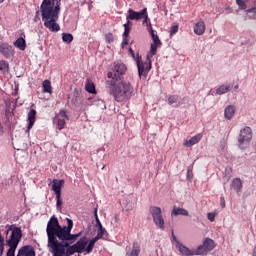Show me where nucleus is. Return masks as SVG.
I'll return each mask as SVG.
<instances>
[{"mask_svg":"<svg viewBox=\"0 0 256 256\" xmlns=\"http://www.w3.org/2000/svg\"><path fill=\"white\" fill-rule=\"evenodd\" d=\"M68 226H60L57 217L52 216L47 223L46 233L48 237L47 247L54 256H71L77 253L74 244L78 237H81V232L71 234L73 229V220L66 219ZM70 241V243H69Z\"/></svg>","mask_w":256,"mask_h":256,"instance_id":"f257e3e1","label":"nucleus"},{"mask_svg":"<svg viewBox=\"0 0 256 256\" xmlns=\"http://www.w3.org/2000/svg\"><path fill=\"white\" fill-rule=\"evenodd\" d=\"M40 12L46 29L51 33L61 31V26L57 23L59 21V13H61V0H43L40 5Z\"/></svg>","mask_w":256,"mask_h":256,"instance_id":"f03ea898","label":"nucleus"},{"mask_svg":"<svg viewBox=\"0 0 256 256\" xmlns=\"http://www.w3.org/2000/svg\"><path fill=\"white\" fill-rule=\"evenodd\" d=\"M110 95H113L115 101L121 103L131 99L133 95V85L129 81L115 82L114 86H109Z\"/></svg>","mask_w":256,"mask_h":256,"instance_id":"7ed1b4c3","label":"nucleus"},{"mask_svg":"<svg viewBox=\"0 0 256 256\" xmlns=\"http://www.w3.org/2000/svg\"><path fill=\"white\" fill-rule=\"evenodd\" d=\"M152 40L153 43L151 44L150 51L147 54L148 63H143L139 60L137 61L139 77H141V75H147V73L151 71V57L157 54V46L161 45V40H159V36H153Z\"/></svg>","mask_w":256,"mask_h":256,"instance_id":"20e7f679","label":"nucleus"},{"mask_svg":"<svg viewBox=\"0 0 256 256\" xmlns=\"http://www.w3.org/2000/svg\"><path fill=\"white\" fill-rule=\"evenodd\" d=\"M6 235V245L11 249V247H19L21 239H23V231L21 228L15 225H6V230L4 231Z\"/></svg>","mask_w":256,"mask_h":256,"instance_id":"39448f33","label":"nucleus"},{"mask_svg":"<svg viewBox=\"0 0 256 256\" xmlns=\"http://www.w3.org/2000/svg\"><path fill=\"white\" fill-rule=\"evenodd\" d=\"M127 71V66L121 62H115L108 71V79L106 81L108 87L115 86V83H119L121 79H123V75H125Z\"/></svg>","mask_w":256,"mask_h":256,"instance_id":"423d86ee","label":"nucleus"},{"mask_svg":"<svg viewBox=\"0 0 256 256\" xmlns=\"http://www.w3.org/2000/svg\"><path fill=\"white\" fill-rule=\"evenodd\" d=\"M251 139H253V130H251V127L246 126L240 130V135L238 137V147L240 149H247Z\"/></svg>","mask_w":256,"mask_h":256,"instance_id":"0eeeda50","label":"nucleus"},{"mask_svg":"<svg viewBox=\"0 0 256 256\" xmlns=\"http://www.w3.org/2000/svg\"><path fill=\"white\" fill-rule=\"evenodd\" d=\"M150 213L153 217V221L156 227H159V229H165V220L163 219V215L161 214V208L157 206H151Z\"/></svg>","mask_w":256,"mask_h":256,"instance_id":"6e6552de","label":"nucleus"},{"mask_svg":"<svg viewBox=\"0 0 256 256\" xmlns=\"http://www.w3.org/2000/svg\"><path fill=\"white\" fill-rule=\"evenodd\" d=\"M180 249L182 251V255L184 256L207 255V253H209L204 244L198 246L196 250H191L188 247L183 246H180Z\"/></svg>","mask_w":256,"mask_h":256,"instance_id":"1a4fd4ad","label":"nucleus"},{"mask_svg":"<svg viewBox=\"0 0 256 256\" xmlns=\"http://www.w3.org/2000/svg\"><path fill=\"white\" fill-rule=\"evenodd\" d=\"M74 247L77 251V253H91L93 251V248L95 246H92L91 249H89V241H87V237H82L80 240H78L75 244Z\"/></svg>","mask_w":256,"mask_h":256,"instance_id":"9d476101","label":"nucleus"},{"mask_svg":"<svg viewBox=\"0 0 256 256\" xmlns=\"http://www.w3.org/2000/svg\"><path fill=\"white\" fill-rule=\"evenodd\" d=\"M143 17H147V8L142 9L140 12L129 9L126 15V19H130L131 21H140Z\"/></svg>","mask_w":256,"mask_h":256,"instance_id":"9b49d317","label":"nucleus"},{"mask_svg":"<svg viewBox=\"0 0 256 256\" xmlns=\"http://www.w3.org/2000/svg\"><path fill=\"white\" fill-rule=\"evenodd\" d=\"M0 53L5 57V59H11V57L15 55V50H13V46L3 43L0 45Z\"/></svg>","mask_w":256,"mask_h":256,"instance_id":"f8f14e48","label":"nucleus"},{"mask_svg":"<svg viewBox=\"0 0 256 256\" xmlns=\"http://www.w3.org/2000/svg\"><path fill=\"white\" fill-rule=\"evenodd\" d=\"M98 233L97 235L92 238L91 240H89V247L88 249L91 251L92 247H95V244L97 243V241H99V239H103V235H105V233H107V230L103 227V225H100V227L98 228Z\"/></svg>","mask_w":256,"mask_h":256,"instance_id":"ddd939ff","label":"nucleus"},{"mask_svg":"<svg viewBox=\"0 0 256 256\" xmlns=\"http://www.w3.org/2000/svg\"><path fill=\"white\" fill-rule=\"evenodd\" d=\"M16 256H35V248L31 245H26L18 250Z\"/></svg>","mask_w":256,"mask_h":256,"instance_id":"4468645a","label":"nucleus"},{"mask_svg":"<svg viewBox=\"0 0 256 256\" xmlns=\"http://www.w3.org/2000/svg\"><path fill=\"white\" fill-rule=\"evenodd\" d=\"M201 139H203V134H197V135L191 137L189 140H186L184 142V146L185 147H193V145H197V143H199V141H201Z\"/></svg>","mask_w":256,"mask_h":256,"instance_id":"2eb2a0df","label":"nucleus"},{"mask_svg":"<svg viewBox=\"0 0 256 256\" xmlns=\"http://www.w3.org/2000/svg\"><path fill=\"white\" fill-rule=\"evenodd\" d=\"M179 215H182L184 217H189V211L185 210L184 208H179L177 206L173 207V210L171 212V217H177Z\"/></svg>","mask_w":256,"mask_h":256,"instance_id":"dca6fc26","label":"nucleus"},{"mask_svg":"<svg viewBox=\"0 0 256 256\" xmlns=\"http://www.w3.org/2000/svg\"><path fill=\"white\" fill-rule=\"evenodd\" d=\"M65 184L64 180H54L52 184V191L55 195H61V187Z\"/></svg>","mask_w":256,"mask_h":256,"instance_id":"f3484780","label":"nucleus"},{"mask_svg":"<svg viewBox=\"0 0 256 256\" xmlns=\"http://www.w3.org/2000/svg\"><path fill=\"white\" fill-rule=\"evenodd\" d=\"M194 33L196 35H203L205 33V21L200 20L194 25Z\"/></svg>","mask_w":256,"mask_h":256,"instance_id":"a211bd4d","label":"nucleus"},{"mask_svg":"<svg viewBox=\"0 0 256 256\" xmlns=\"http://www.w3.org/2000/svg\"><path fill=\"white\" fill-rule=\"evenodd\" d=\"M234 115H235V106L233 105L227 106L224 110L225 119H227V121H231Z\"/></svg>","mask_w":256,"mask_h":256,"instance_id":"6ab92c4d","label":"nucleus"},{"mask_svg":"<svg viewBox=\"0 0 256 256\" xmlns=\"http://www.w3.org/2000/svg\"><path fill=\"white\" fill-rule=\"evenodd\" d=\"M37 115V111H35V109H31L28 112V131L30 129H33V125H35V117Z\"/></svg>","mask_w":256,"mask_h":256,"instance_id":"aec40b11","label":"nucleus"},{"mask_svg":"<svg viewBox=\"0 0 256 256\" xmlns=\"http://www.w3.org/2000/svg\"><path fill=\"white\" fill-rule=\"evenodd\" d=\"M14 47H17L20 51H25L27 49V42H25L24 37H19L14 43Z\"/></svg>","mask_w":256,"mask_h":256,"instance_id":"412c9836","label":"nucleus"},{"mask_svg":"<svg viewBox=\"0 0 256 256\" xmlns=\"http://www.w3.org/2000/svg\"><path fill=\"white\" fill-rule=\"evenodd\" d=\"M231 189H234V191H236V193H239V191H241V189H243V183L241 182V179L235 178L232 181Z\"/></svg>","mask_w":256,"mask_h":256,"instance_id":"4be33fe9","label":"nucleus"},{"mask_svg":"<svg viewBox=\"0 0 256 256\" xmlns=\"http://www.w3.org/2000/svg\"><path fill=\"white\" fill-rule=\"evenodd\" d=\"M179 99L180 98L177 95H172L168 97V105H173V107H181V103H179Z\"/></svg>","mask_w":256,"mask_h":256,"instance_id":"5701e85b","label":"nucleus"},{"mask_svg":"<svg viewBox=\"0 0 256 256\" xmlns=\"http://www.w3.org/2000/svg\"><path fill=\"white\" fill-rule=\"evenodd\" d=\"M172 242L175 243L176 249H178L181 255H183V250H181V247H187V246L183 245V243L177 240V236H175L173 232H172Z\"/></svg>","mask_w":256,"mask_h":256,"instance_id":"b1692460","label":"nucleus"},{"mask_svg":"<svg viewBox=\"0 0 256 256\" xmlns=\"http://www.w3.org/2000/svg\"><path fill=\"white\" fill-rule=\"evenodd\" d=\"M229 89H231L229 85H221L216 89V95H225V93H229Z\"/></svg>","mask_w":256,"mask_h":256,"instance_id":"393cba45","label":"nucleus"},{"mask_svg":"<svg viewBox=\"0 0 256 256\" xmlns=\"http://www.w3.org/2000/svg\"><path fill=\"white\" fill-rule=\"evenodd\" d=\"M130 31H131V27H129L127 25H124L122 45H127L129 43L128 40H127V37H129Z\"/></svg>","mask_w":256,"mask_h":256,"instance_id":"a878e982","label":"nucleus"},{"mask_svg":"<svg viewBox=\"0 0 256 256\" xmlns=\"http://www.w3.org/2000/svg\"><path fill=\"white\" fill-rule=\"evenodd\" d=\"M203 245L207 251H213L215 249V242L209 238L204 241Z\"/></svg>","mask_w":256,"mask_h":256,"instance_id":"bb28decb","label":"nucleus"},{"mask_svg":"<svg viewBox=\"0 0 256 256\" xmlns=\"http://www.w3.org/2000/svg\"><path fill=\"white\" fill-rule=\"evenodd\" d=\"M85 90L88 93H96V91H95V84L92 81H90V80H86Z\"/></svg>","mask_w":256,"mask_h":256,"instance_id":"cd10ccee","label":"nucleus"},{"mask_svg":"<svg viewBox=\"0 0 256 256\" xmlns=\"http://www.w3.org/2000/svg\"><path fill=\"white\" fill-rule=\"evenodd\" d=\"M141 253V248L139 246V243L134 242L132 251L130 252L129 256H139Z\"/></svg>","mask_w":256,"mask_h":256,"instance_id":"c85d7f7f","label":"nucleus"},{"mask_svg":"<svg viewBox=\"0 0 256 256\" xmlns=\"http://www.w3.org/2000/svg\"><path fill=\"white\" fill-rule=\"evenodd\" d=\"M44 93H52L51 81L44 80L42 83Z\"/></svg>","mask_w":256,"mask_h":256,"instance_id":"c756f323","label":"nucleus"},{"mask_svg":"<svg viewBox=\"0 0 256 256\" xmlns=\"http://www.w3.org/2000/svg\"><path fill=\"white\" fill-rule=\"evenodd\" d=\"M62 41L64 43H71L73 41V34L63 33L62 34Z\"/></svg>","mask_w":256,"mask_h":256,"instance_id":"7c9ffc66","label":"nucleus"},{"mask_svg":"<svg viewBox=\"0 0 256 256\" xmlns=\"http://www.w3.org/2000/svg\"><path fill=\"white\" fill-rule=\"evenodd\" d=\"M5 251V237L0 232V256H3Z\"/></svg>","mask_w":256,"mask_h":256,"instance_id":"2f4dec72","label":"nucleus"},{"mask_svg":"<svg viewBox=\"0 0 256 256\" xmlns=\"http://www.w3.org/2000/svg\"><path fill=\"white\" fill-rule=\"evenodd\" d=\"M8 69L9 63H7L5 60L0 61V71H8Z\"/></svg>","mask_w":256,"mask_h":256,"instance_id":"473e14b6","label":"nucleus"},{"mask_svg":"<svg viewBox=\"0 0 256 256\" xmlns=\"http://www.w3.org/2000/svg\"><path fill=\"white\" fill-rule=\"evenodd\" d=\"M61 205H63V200H61V195H56V207L61 210Z\"/></svg>","mask_w":256,"mask_h":256,"instance_id":"72a5a7b5","label":"nucleus"},{"mask_svg":"<svg viewBox=\"0 0 256 256\" xmlns=\"http://www.w3.org/2000/svg\"><path fill=\"white\" fill-rule=\"evenodd\" d=\"M147 31H149L151 37H158L157 34H155V30H153V26H151V22L147 25Z\"/></svg>","mask_w":256,"mask_h":256,"instance_id":"f704fd0d","label":"nucleus"},{"mask_svg":"<svg viewBox=\"0 0 256 256\" xmlns=\"http://www.w3.org/2000/svg\"><path fill=\"white\" fill-rule=\"evenodd\" d=\"M57 125H58V129H64L65 128V120L61 119V118H57Z\"/></svg>","mask_w":256,"mask_h":256,"instance_id":"c9c22d12","label":"nucleus"},{"mask_svg":"<svg viewBox=\"0 0 256 256\" xmlns=\"http://www.w3.org/2000/svg\"><path fill=\"white\" fill-rule=\"evenodd\" d=\"M236 4L238 5L239 9H241V10L247 9V4H245V1H243V0H237Z\"/></svg>","mask_w":256,"mask_h":256,"instance_id":"e433bc0d","label":"nucleus"},{"mask_svg":"<svg viewBox=\"0 0 256 256\" xmlns=\"http://www.w3.org/2000/svg\"><path fill=\"white\" fill-rule=\"evenodd\" d=\"M126 211H133L135 209V203L134 202H127L125 205Z\"/></svg>","mask_w":256,"mask_h":256,"instance_id":"4c0bfd02","label":"nucleus"},{"mask_svg":"<svg viewBox=\"0 0 256 256\" xmlns=\"http://www.w3.org/2000/svg\"><path fill=\"white\" fill-rule=\"evenodd\" d=\"M94 217H95V221H96V225L98 226V228L101 227V220H99V216L97 215V208L94 209Z\"/></svg>","mask_w":256,"mask_h":256,"instance_id":"58836bf2","label":"nucleus"},{"mask_svg":"<svg viewBox=\"0 0 256 256\" xmlns=\"http://www.w3.org/2000/svg\"><path fill=\"white\" fill-rule=\"evenodd\" d=\"M225 181H229V179H231V168H226L225 169V177H224Z\"/></svg>","mask_w":256,"mask_h":256,"instance_id":"ea45409f","label":"nucleus"},{"mask_svg":"<svg viewBox=\"0 0 256 256\" xmlns=\"http://www.w3.org/2000/svg\"><path fill=\"white\" fill-rule=\"evenodd\" d=\"M217 214L215 213V212H209L208 214H207V219H208V221H211V223H213V221H215V216H216Z\"/></svg>","mask_w":256,"mask_h":256,"instance_id":"a19ab883","label":"nucleus"},{"mask_svg":"<svg viewBox=\"0 0 256 256\" xmlns=\"http://www.w3.org/2000/svg\"><path fill=\"white\" fill-rule=\"evenodd\" d=\"M15 251H17V249H15V246H11V249L7 250L6 256H15Z\"/></svg>","mask_w":256,"mask_h":256,"instance_id":"79ce46f5","label":"nucleus"},{"mask_svg":"<svg viewBox=\"0 0 256 256\" xmlns=\"http://www.w3.org/2000/svg\"><path fill=\"white\" fill-rule=\"evenodd\" d=\"M143 25H146V26H148L149 25V23H151V20L149 19V15L147 14V10H146V16H143Z\"/></svg>","mask_w":256,"mask_h":256,"instance_id":"37998d69","label":"nucleus"},{"mask_svg":"<svg viewBox=\"0 0 256 256\" xmlns=\"http://www.w3.org/2000/svg\"><path fill=\"white\" fill-rule=\"evenodd\" d=\"M178 31H179V26L178 25H174L170 29V35H175Z\"/></svg>","mask_w":256,"mask_h":256,"instance_id":"c03bdc74","label":"nucleus"},{"mask_svg":"<svg viewBox=\"0 0 256 256\" xmlns=\"http://www.w3.org/2000/svg\"><path fill=\"white\" fill-rule=\"evenodd\" d=\"M105 39H106L107 43H113V34H111V33L106 34Z\"/></svg>","mask_w":256,"mask_h":256,"instance_id":"a18cd8bd","label":"nucleus"},{"mask_svg":"<svg viewBox=\"0 0 256 256\" xmlns=\"http://www.w3.org/2000/svg\"><path fill=\"white\" fill-rule=\"evenodd\" d=\"M58 115L63 119H69V116H67V112L65 110H61Z\"/></svg>","mask_w":256,"mask_h":256,"instance_id":"49530a36","label":"nucleus"},{"mask_svg":"<svg viewBox=\"0 0 256 256\" xmlns=\"http://www.w3.org/2000/svg\"><path fill=\"white\" fill-rule=\"evenodd\" d=\"M220 205H221L222 208L225 207V198L221 197V199H220Z\"/></svg>","mask_w":256,"mask_h":256,"instance_id":"de8ad7c7","label":"nucleus"},{"mask_svg":"<svg viewBox=\"0 0 256 256\" xmlns=\"http://www.w3.org/2000/svg\"><path fill=\"white\" fill-rule=\"evenodd\" d=\"M127 22L124 24L126 27H129L131 25V19H126Z\"/></svg>","mask_w":256,"mask_h":256,"instance_id":"09e8293b","label":"nucleus"},{"mask_svg":"<svg viewBox=\"0 0 256 256\" xmlns=\"http://www.w3.org/2000/svg\"><path fill=\"white\" fill-rule=\"evenodd\" d=\"M3 135V125L0 123V136Z\"/></svg>","mask_w":256,"mask_h":256,"instance_id":"8fccbe9b","label":"nucleus"},{"mask_svg":"<svg viewBox=\"0 0 256 256\" xmlns=\"http://www.w3.org/2000/svg\"><path fill=\"white\" fill-rule=\"evenodd\" d=\"M191 177V169H188L187 178L189 179Z\"/></svg>","mask_w":256,"mask_h":256,"instance_id":"3c124183","label":"nucleus"},{"mask_svg":"<svg viewBox=\"0 0 256 256\" xmlns=\"http://www.w3.org/2000/svg\"><path fill=\"white\" fill-rule=\"evenodd\" d=\"M129 52L131 53V55H133V49L132 48L129 49Z\"/></svg>","mask_w":256,"mask_h":256,"instance_id":"603ef678","label":"nucleus"},{"mask_svg":"<svg viewBox=\"0 0 256 256\" xmlns=\"http://www.w3.org/2000/svg\"><path fill=\"white\" fill-rule=\"evenodd\" d=\"M253 256H256V247L254 248Z\"/></svg>","mask_w":256,"mask_h":256,"instance_id":"864d4df0","label":"nucleus"},{"mask_svg":"<svg viewBox=\"0 0 256 256\" xmlns=\"http://www.w3.org/2000/svg\"><path fill=\"white\" fill-rule=\"evenodd\" d=\"M235 89H239V86H238V85H236V86H235Z\"/></svg>","mask_w":256,"mask_h":256,"instance_id":"5fc2aeb1","label":"nucleus"},{"mask_svg":"<svg viewBox=\"0 0 256 256\" xmlns=\"http://www.w3.org/2000/svg\"><path fill=\"white\" fill-rule=\"evenodd\" d=\"M5 0H0V3H3Z\"/></svg>","mask_w":256,"mask_h":256,"instance_id":"6e6d98bb","label":"nucleus"},{"mask_svg":"<svg viewBox=\"0 0 256 256\" xmlns=\"http://www.w3.org/2000/svg\"><path fill=\"white\" fill-rule=\"evenodd\" d=\"M36 15H39V11L36 12Z\"/></svg>","mask_w":256,"mask_h":256,"instance_id":"4d7b16f0","label":"nucleus"},{"mask_svg":"<svg viewBox=\"0 0 256 256\" xmlns=\"http://www.w3.org/2000/svg\"><path fill=\"white\" fill-rule=\"evenodd\" d=\"M238 0H236V3H237Z\"/></svg>","mask_w":256,"mask_h":256,"instance_id":"13d9d810","label":"nucleus"}]
</instances>
